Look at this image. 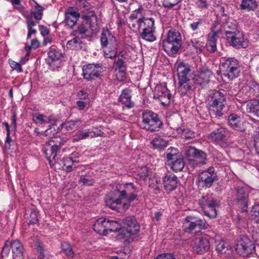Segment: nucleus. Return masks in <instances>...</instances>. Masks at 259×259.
Wrapping results in <instances>:
<instances>
[{
    "label": "nucleus",
    "instance_id": "35",
    "mask_svg": "<svg viewBox=\"0 0 259 259\" xmlns=\"http://www.w3.org/2000/svg\"><path fill=\"white\" fill-rule=\"evenodd\" d=\"M246 110L248 112L252 113L254 116L259 117V100L252 101L249 102L246 106Z\"/></svg>",
    "mask_w": 259,
    "mask_h": 259
},
{
    "label": "nucleus",
    "instance_id": "18",
    "mask_svg": "<svg viewBox=\"0 0 259 259\" xmlns=\"http://www.w3.org/2000/svg\"><path fill=\"white\" fill-rule=\"evenodd\" d=\"M80 17V14L73 7L68 8L65 12L64 22L68 28H72Z\"/></svg>",
    "mask_w": 259,
    "mask_h": 259
},
{
    "label": "nucleus",
    "instance_id": "25",
    "mask_svg": "<svg viewBox=\"0 0 259 259\" xmlns=\"http://www.w3.org/2000/svg\"><path fill=\"white\" fill-rule=\"evenodd\" d=\"M227 134L228 131L226 128L220 127L211 132L209 137L211 141L216 142L217 144H221L224 141Z\"/></svg>",
    "mask_w": 259,
    "mask_h": 259
},
{
    "label": "nucleus",
    "instance_id": "51",
    "mask_svg": "<svg viewBox=\"0 0 259 259\" xmlns=\"http://www.w3.org/2000/svg\"><path fill=\"white\" fill-rule=\"evenodd\" d=\"M251 213V217L254 221L256 223L259 222V204L252 206Z\"/></svg>",
    "mask_w": 259,
    "mask_h": 259
},
{
    "label": "nucleus",
    "instance_id": "64",
    "mask_svg": "<svg viewBox=\"0 0 259 259\" xmlns=\"http://www.w3.org/2000/svg\"><path fill=\"white\" fill-rule=\"evenodd\" d=\"M142 171L141 172H139V175L142 178H146L148 175V168L146 166L142 167L141 168Z\"/></svg>",
    "mask_w": 259,
    "mask_h": 259
},
{
    "label": "nucleus",
    "instance_id": "53",
    "mask_svg": "<svg viewBox=\"0 0 259 259\" xmlns=\"http://www.w3.org/2000/svg\"><path fill=\"white\" fill-rule=\"evenodd\" d=\"M229 245L224 241L220 242L217 246L216 249L220 253H225L228 249Z\"/></svg>",
    "mask_w": 259,
    "mask_h": 259
},
{
    "label": "nucleus",
    "instance_id": "42",
    "mask_svg": "<svg viewBox=\"0 0 259 259\" xmlns=\"http://www.w3.org/2000/svg\"><path fill=\"white\" fill-rule=\"evenodd\" d=\"M80 123L79 120H69L62 124V127L67 131H71L77 128Z\"/></svg>",
    "mask_w": 259,
    "mask_h": 259
},
{
    "label": "nucleus",
    "instance_id": "28",
    "mask_svg": "<svg viewBox=\"0 0 259 259\" xmlns=\"http://www.w3.org/2000/svg\"><path fill=\"white\" fill-rule=\"evenodd\" d=\"M46 148L44 150V153L47 157L49 164L51 167L55 166L56 163L55 161V157L57 156V152L59 147L57 145H53L51 147Z\"/></svg>",
    "mask_w": 259,
    "mask_h": 259
},
{
    "label": "nucleus",
    "instance_id": "19",
    "mask_svg": "<svg viewBox=\"0 0 259 259\" xmlns=\"http://www.w3.org/2000/svg\"><path fill=\"white\" fill-rule=\"evenodd\" d=\"M141 10L140 9L134 11L130 17L129 26L133 31L137 32L136 28L141 22H144L146 18H141Z\"/></svg>",
    "mask_w": 259,
    "mask_h": 259
},
{
    "label": "nucleus",
    "instance_id": "2",
    "mask_svg": "<svg viewBox=\"0 0 259 259\" xmlns=\"http://www.w3.org/2000/svg\"><path fill=\"white\" fill-rule=\"evenodd\" d=\"M100 41L102 47L104 48L105 57L110 59L115 57L117 54V41L108 29H103Z\"/></svg>",
    "mask_w": 259,
    "mask_h": 259
},
{
    "label": "nucleus",
    "instance_id": "30",
    "mask_svg": "<svg viewBox=\"0 0 259 259\" xmlns=\"http://www.w3.org/2000/svg\"><path fill=\"white\" fill-rule=\"evenodd\" d=\"M107 219L106 218L98 219L94 224V230L99 234L106 236V225Z\"/></svg>",
    "mask_w": 259,
    "mask_h": 259
},
{
    "label": "nucleus",
    "instance_id": "50",
    "mask_svg": "<svg viewBox=\"0 0 259 259\" xmlns=\"http://www.w3.org/2000/svg\"><path fill=\"white\" fill-rule=\"evenodd\" d=\"M239 31V30H238L236 24L232 23H230V22L227 23L226 25V29H225V34H226V37L228 36V33H231H231L232 32V33L233 32L236 33L237 32H238Z\"/></svg>",
    "mask_w": 259,
    "mask_h": 259
},
{
    "label": "nucleus",
    "instance_id": "58",
    "mask_svg": "<svg viewBox=\"0 0 259 259\" xmlns=\"http://www.w3.org/2000/svg\"><path fill=\"white\" fill-rule=\"evenodd\" d=\"M10 65L14 70H16L19 72L22 71L21 65L17 62L11 61L10 62Z\"/></svg>",
    "mask_w": 259,
    "mask_h": 259
},
{
    "label": "nucleus",
    "instance_id": "14",
    "mask_svg": "<svg viewBox=\"0 0 259 259\" xmlns=\"http://www.w3.org/2000/svg\"><path fill=\"white\" fill-rule=\"evenodd\" d=\"M102 65L99 64H89L82 67L83 78L89 81L99 77L102 72Z\"/></svg>",
    "mask_w": 259,
    "mask_h": 259
},
{
    "label": "nucleus",
    "instance_id": "33",
    "mask_svg": "<svg viewBox=\"0 0 259 259\" xmlns=\"http://www.w3.org/2000/svg\"><path fill=\"white\" fill-rule=\"evenodd\" d=\"M61 56L60 51L55 46H52L48 52V62L50 65L55 61H58Z\"/></svg>",
    "mask_w": 259,
    "mask_h": 259
},
{
    "label": "nucleus",
    "instance_id": "26",
    "mask_svg": "<svg viewBox=\"0 0 259 259\" xmlns=\"http://www.w3.org/2000/svg\"><path fill=\"white\" fill-rule=\"evenodd\" d=\"M164 188L168 191L175 190L177 187V177L172 174H168L163 178Z\"/></svg>",
    "mask_w": 259,
    "mask_h": 259
},
{
    "label": "nucleus",
    "instance_id": "60",
    "mask_svg": "<svg viewBox=\"0 0 259 259\" xmlns=\"http://www.w3.org/2000/svg\"><path fill=\"white\" fill-rule=\"evenodd\" d=\"M196 5L198 8L201 10L206 8L207 6L206 0H196Z\"/></svg>",
    "mask_w": 259,
    "mask_h": 259
},
{
    "label": "nucleus",
    "instance_id": "55",
    "mask_svg": "<svg viewBox=\"0 0 259 259\" xmlns=\"http://www.w3.org/2000/svg\"><path fill=\"white\" fill-rule=\"evenodd\" d=\"M96 16L94 13H92L91 16L88 15H83L82 16V19L85 21L87 24H89L90 27L93 26V24H92V21L94 20H96Z\"/></svg>",
    "mask_w": 259,
    "mask_h": 259
},
{
    "label": "nucleus",
    "instance_id": "21",
    "mask_svg": "<svg viewBox=\"0 0 259 259\" xmlns=\"http://www.w3.org/2000/svg\"><path fill=\"white\" fill-rule=\"evenodd\" d=\"M220 30H214L213 29L208 33L207 36L206 47L208 51L214 52L217 50V41L218 38V34L220 33Z\"/></svg>",
    "mask_w": 259,
    "mask_h": 259
},
{
    "label": "nucleus",
    "instance_id": "54",
    "mask_svg": "<svg viewBox=\"0 0 259 259\" xmlns=\"http://www.w3.org/2000/svg\"><path fill=\"white\" fill-rule=\"evenodd\" d=\"M182 0H162V5L165 8H171Z\"/></svg>",
    "mask_w": 259,
    "mask_h": 259
},
{
    "label": "nucleus",
    "instance_id": "39",
    "mask_svg": "<svg viewBox=\"0 0 259 259\" xmlns=\"http://www.w3.org/2000/svg\"><path fill=\"white\" fill-rule=\"evenodd\" d=\"M214 176L212 175H210L207 172H202L199 176V179L202 182H204L207 187L210 186L213 183L214 180Z\"/></svg>",
    "mask_w": 259,
    "mask_h": 259
},
{
    "label": "nucleus",
    "instance_id": "17",
    "mask_svg": "<svg viewBox=\"0 0 259 259\" xmlns=\"http://www.w3.org/2000/svg\"><path fill=\"white\" fill-rule=\"evenodd\" d=\"M211 75L212 73L209 69L203 68L194 75L192 79L196 84L202 85L208 83Z\"/></svg>",
    "mask_w": 259,
    "mask_h": 259
},
{
    "label": "nucleus",
    "instance_id": "10",
    "mask_svg": "<svg viewBox=\"0 0 259 259\" xmlns=\"http://www.w3.org/2000/svg\"><path fill=\"white\" fill-rule=\"evenodd\" d=\"M199 203L206 215L211 219L216 217L218 203L211 194L202 196Z\"/></svg>",
    "mask_w": 259,
    "mask_h": 259
},
{
    "label": "nucleus",
    "instance_id": "44",
    "mask_svg": "<svg viewBox=\"0 0 259 259\" xmlns=\"http://www.w3.org/2000/svg\"><path fill=\"white\" fill-rule=\"evenodd\" d=\"M34 9V11H32L31 14L36 20H41L42 19L44 8L39 5L37 3H35Z\"/></svg>",
    "mask_w": 259,
    "mask_h": 259
},
{
    "label": "nucleus",
    "instance_id": "61",
    "mask_svg": "<svg viewBox=\"0 0 259 259\" xmlns=\"http://www.w3.org/2000/svg\"><path fill=\"white\" fill-rule=\"evenodd\" d=\"M135 192H133L132 193H128L127 194V198L123 200V201L126 202V203H130V205H131V202L134 200L137 197V195L135 194Z\"/></svg>",
    "mask_w": 259,
    "mask_h": 259
},
{
    "label": "nucleus",
    "instance_id": "31",
    "mask_svg": "<svg viewBox=\"0 0 259 259\" xmlns=\"http://www.w3.org/2000/svg\"><path fill=\"white\" fill-rule=\"evenodd\" d=\"M119 101L128 108H131L133 106V103L131 101V90L125 89L122 90L119 97Z\"/></svg>",
    "mask_w": 259,
    "mask_h": 259
},
{
    "label": "nucleus",
    "instance_id": "34",
    "mask_svg": "<svg viewBox=\"0 0 259 259\" xmlns=\"http://www.w3.org/2000/svg\"><path fill=\"white\" fill-rule=\"evenodd\" d=\"M74 37L67 42V47L71 50H78L82 48L83 42L80 40V37L77 36Z\"/></svg>",
    "mask_w": 259,
    "mask_h": 259
},
{
    "label": "nucleus",
    "instance_id": "5",
    "mask_svg": "<svg viewBox=\"0 0 259 259\" xmlns=\"http://www.w3.org/2000/svg\"><path fill=\"white\" fill-rule=\"evenodd\" d=\"M141 127L151 132L158 131L162 125V122L158 115L152 111H147L142 114Z\"/></svg>",
    "mask_w": 259,
    "mask_h": 259
},
{
    "label": "nucleus",
    "instance_id": "47",
    "mask_svg": "<svg viewBox=\"0 0 259 259\" xmlns=\"http://www.w3.org/2000/svg\"><path fill=\"white\" fill-rule=\"evenodd\" d=\"M87 31V29L83 24L79 25L76 30H75L71 33L72 36H77L81 38L85 37V33Z\"/></svg>",
    "mask_w": 259,
    "mask_h": 259
},
{
    "label": "nucleus",
    "instance_id": "4",
    "mask_svg": "<svg viewBox=\"0 0 259 259\" xmlns=\"http://www.w3.org/2000/svg\"><path fill=\"white\" fill-rule=\"evenodd\" d=\"M210 111L217 117H221L223 115V110L225 107L226 98L222 92L213 90L210 94Z\"/></svg>",
    "mask_w": 259,
    "mask_h": 259
},
{
    "label": "nucleus",
    "instance_id": "23",
    "mask_svg": "<svg viewBox=\"0 0 259 259\" xmlns=\"http://www.w3.org/2000/svg\"><path fill=\"white\" fill-rule=\"evenodd\" d=\"M228 120L229 125L234 130L238 131L245 130L243 120L238 115L234 113L231 114L228 116Z\"/></svg>",
    "mask_w": 259,
    "mask_h": 259
},
{
    "label": "nucleus",
    "instance_id": "27",
    "mask_svg": "<svg viewBox=\"0 0 259 259\" xmlns=\"http://www.w3.org/2000/svg\"><path fill=\"white\" fill-rule=\"evenodd\" d=\"M103 135V133L101 131L96 133L93 131H88L86 132L79 131L73 138V141L78 142L80 140H84L89 137L93 138L96 137H101Z\"/></svg>",
    "mask_w": 259,
    "mask_h": 259
},
{
    "label": "nucleus",
    "instance_id": "59",
    "mask_svg": "<svg viewBox=\"0 0 259 259\" xmlns=\"http://www.w3.org/2000/svg\"><path fill=\"white\" fill-rule=\"evenodd\" d=\"M155 259H176L171 253H163L159 254Z\"/></svg>",
    "mask_w": 259,
    "mask_h": 259
},
{
    "label": "nucleus",
    "instance_id": "48",
    "mask_svg": "<svg viewBox=\"0 0 259 259\" xmlns=\"http://www.w3.org/2000/svg\"><path fill=\"white\" fill-rule=\"evenodd\" d=\"M181 156L178 152V150L174 147H170L167 150L166 158L167 161L171 159H175L176 158Z\"/></svg>",
    "mask_w": 259,
    "mask_h": 259
},
{
    "label": "nucleus",
    "instance_id": "62",
    "mask_svg": "<svg viewBox=\"0 0 259 259\" xmlns=\"http://www.w3.org/2000/svg\"><path fill=\"white\" fill-rule=\"evenodd\" d=\"M79 157V155L77 152H73L72 153L69 157L68 158H67L66 160H70L72 162H78V161H76L75 159L78 158Z\"/></svg>",
    "mask_w": 259,
    "mask_h": 259
},
{
    "label": "nucleus",
    "instance_id": "32",
    "mask_svg": "<svg viewBox=\"0 0 259 259\" xmlns=\"http://www.w3.org/2000/svg\"><path fill=\"white\" fill-rule=\"evenodd\" d=\"M171 168L175 171H180L184 167V161L182 156L168 161Z\"/></svg>",
    "mask_w": 259,
    "mask_h": 259
},
{
    "label": "nucleus",
    "instance_id": "12",
    "mask_svg": "<svg viewBox=\"0 0 259 259\" xmlns=\"http://www.w3.org/2000/svg\"><path fill=\"white\" fill-rule=\"evenodd\" d=\"M253 242L246 236H241L236 244V250L239 254L246 256L254 250Z\"/></svg>",
    "mask_w": 259,
    "mask_h": 259
},
{
    "label": "nucleus",
    "instance_id": "36",
    "mask_svg": "<svg viewBox=\"0 0 259 259\" xmlns=\"http://www.w3.org/2000/svg\"><path fill=\"white\" fill-rule=\"evenodd\" d=\"M257 6V3L255 0H242L240 8L250 11L254 10Z\"/></svg>",
    "mask_w": 259,
    "mask_h": 259
},
{
    "label": "nucleus",
    "instance_id": "13",
    "mask_svg": "<svg viewBox=\"0 0 259 259\" xmlns=\"http://www.w3.org/2000/svg\"><path fill=\"white\" fill-rule=\"evenodd\" d=\"M154 97L158 99L163 106L168 105L172 99L171 94L165 84H159L156 86Z\"/></svg>",
    "mask_w": 259,
    "mask_h": 259
},
{
    "label": "nucleus",
    "instance_id": "40",
    "mask_svg": "<svg viewBox=\"0 0 259 259\" xmlns=\"http://www.w3.org/2000/svg\"><path fill=\"white\" fill-rule=\"evenodd\" d=\"M106 225V235L110 232H116L121 230V225L115 221H111L107 219Z\"/></svg>",
    "mask_w": 259,
    "mask_h": 259
},
{
    "label": "nucleus",
    "instance_id": "29",
    "mask_svg": "<svg viewBox=\"0 0 259 259\" xmlns=\"http://www.w3.org/2000/svg\"><path fill=\"white\" fill-rule=\"evenodd\" d=\"M190 71L189 66L184 63L181 62L179 64L177 67V74L179 80H187L188 74Z\"/></svg>",
    "mask_w": 259,
    "mask_h": 259
},
{
    "label": "nucleus",
    "instance_id": "22",
    "mask_svg": "<svg viewBox=\"0 0 259 259\" xmlns=\"http://www.w3.org/2000/svg\"><path fill=\"white\" fill-rule=\"evenodd\" d=\"M235 205L242 212H246L247 211L248 197L247 195L244 193L243 190L242 189L238 190L237 192Z\"/></svg>",
    "mask_w": 259,
    "mask_h": 259
},
{
    "label": "nucleus",
    "instance_id": "8",
    "mask_svg": "<svg viewBox=\"0 0 259 259\" xmlns=\"http://www.w3.org/2000/svg\"><path fill=\"white\" fill-rule=\"evenodd\" d=\"M136 28L137 31L141 32V36L143 39L149 42L156 39L153 18L145 19L144 22H141Z\"/></svg>",
    "mask_w": 259,
    "mask_h": 259
},
{
    "label": "nucleus",
    "instance_id": "57",
    "mask_svg": "<svg viewBox=\"0 0 259 259\" xmlns=\"http://www.w3.org/2000/svg\"><path fill=\"white\" fill-rule=\"evenodd\" d=\"M116 69H118L122 71H124L125 69V64L124 61L121 59H119L115 62Z\"/></svg>",
    "mask_w": 259,
    "mask_h": 259
},
{
    "label": "nucleus",
    "instance_id": "24",
    "mask_svg": "<svg viewBox=\"0 0 259 259\" xmlns=\"http://www.w3.org/2000/svg\"><path fill=\"white\" fill-rule=\"evenodd\" d=\"M186 155L189 158H195L200 159L199 163L201 165L205 164L204 160L206 158V154L201 150L197 149L193 147H189L186 152Z\"/></svg>",
    "mask_w": 259,
    "mask_h": 259
},
{
    "label": "nucleus",
    "instance_id": "46",
    "mask_svg": "<svg viewBox=\"0 0 259 259\" xmlns=\"http://www.w3.org/2000/svg\"><path fill=\"white\" fill-rule=\"evenodd\" d=\"M61 248L63 252L68 257H73L74 252L70 244L67 242H64L61 244Z\"/></svg>",
    "mask_w": 259,
    "mask_h": 259
},
{
    "label": "nucleus",
    "instance_id": "6",
    "mask_svg": "<svg viewBox=\"0 0 259 259\" xmlns=\"http://www.w3.org/2000/svg\"><path fill=\"white\" fill-rule=\"evenodd\" d=\"M10 248L12 249L14 259H23L24 251L23 245L18 240H7L3 247L2 257L7 256L10 253Z\"/></svg>",
    "mask_w": 259,
    "mask_h": 259
},
{
    "label": "nucleus",
    "instance_id": "7",
    "mask_svg": "<svg viewBox=\"0 0 259 259\" xmlns=\"http://www.w3.org/2000/svg\"><path fill=\"white\" fill-rule=\"evenodd\" d=\"M221 69L223 75L229 80L237 77L240 72L238 62L234 58H228L222 62Z\"/></svg>",
    "mask_w": 259,
    "mask_h": 259
},
{
    "label": "nucleus",
    "instance_id": "16",
    "mask_svg": "<svg viewBox=\"0 0 259 259\" xmlns=\"http://www.w3.org/2000/svg\"><path fill=\"white\" fill-rule=\"evenodd\" d=\"M192 248L196 253L202 254L207 251L210 248V243L207 238L200 237L193 240Z\"/></svg>",
    "mask_w": 259,
    "mask_h": 259
},
{
    "label": "nucleus",
    "instance_id": "56",
    "mask_svg": "<svg viewBox=\"0 0 259 259\" xmlns=\"http://www.w3.org/2000/svg\"><path fill=\"white\" fill-rule=\"evenodd\" d=\"M203 19H198L197 21L191 23L190 27L193 31H195L203 24Z\"/></svg>",
    "mask_w": 259,
    "mask_h": 259
},
{
    "label": "nucleus",
    "instance_id": "41",
    "mask_svg": "<svg viewBox=\"0 0 259 259\" xmlns=\"http://www.w3.org/2000/svg\"><path fill=\"white\" fill-rule=\"evenodd\" d=\"M36 250L39 259H51L52 257L49 255L41 243H36Z\"/></svg>",
    "mask_w": 259,
    "mask_h": 259
},
{
    "label": "nucleus",
    "instance_id": "38",
    "mask_svg": "<svg viewBox=\"0 0 259 259\" xmlns=\"http://www.w3.org/2000/svg\"><path fill=\"white\" fill-rule=\"evenodd\" d=\"M153 147L155 149L161 150L163 149L167 145V142L160 136L155 137L151 142Z\"/></svg>",
    "mask_w": 259,
    "mask_h": 259
},
{
    "label": "nucleus",
    "instance_id": "3",
    "mask_svg": "<svg viewBox=\"0 0 259 259\" xmlns=\"http://www.w3.org/2000/svg\"><path fill=\"white\" fill-rule=\"evenodd\" d=\"M181 35L176 30L170 29L167 32L166 37L162 41L164 50L169 55L176 54L181 47Z\"/></svg>",
    "mask_w": 259,
    "mask_h": 259
},
{
    "label": "nucleus",
    "instance_id": "45",
    "mask_svg": "<svg viewBox=\"0 0 259 259\" xmlns=\"http://www.w3.org/2000/svg\"><path fill=\"white\" fill-rule=\"evenodd\" d=\"M76 5L83 12L90 10L92 8L91 4L86 0H77L76 2Z\"/></svg>",
    "mask_w": 259,
    "mask_h": 259
},
{
    "label": "nucleus",
    "instance_id": "1",
    "mask_svg": "<svg viewBox=\"0 0 259 259\" xmlns=\"http://www.w3.org/2000/svg\"><path fill=\"white\" fill-rule=\"evenodd\" d=\"M123 190L117 192V194L115 196H118V198L108 196L105 200L107 206L119 212H123L130 206V203L123 201L127 198V194L137 191V188L133 183H126L123 185Z\"/></svg>",
    "mask_w": 259,
    "mask_h": 259
},
{
    "label": "nucleus",
    "instance_id": "52",
    "mask_svg": "<svg viewBox=\"0 0 259 259\" xmlns=\"http://www.w3.org/2000/svg\"><path fill=\"white\" fill-rule=\"evenodd\" d=\"M39 46V42L37 39L34 38L32 39L30 46H27L25 47V50L27 52L26 56H29L30 51L31 49H36L38 48Z\"/></svg>",
    "mask_w": 259,
    "mask_h": 259
},
{
    "label": "nucleus",
    "instance_id": "49",
    "mask_svg": "<svg viewBox=\"0 0 259 259\" xmlns=\"http://www.w3.org/2000/svg\"><path fill=\"white\" fill-rule=\"evenodd\" d=\"M178 133L181 134L183 138L186 139L192 138L194 137V133L189 129H183L181 127L177 130Z\"/></svg>",
    "mask_w": 259,
    "mask_h": 259
},
{
    "label": "nucleus",
    "instance_id": "9",
    "mask_svg": "<svg viewBox=\"0 0 259 259\" xmlns=\"http://www.w3.org/2000/svg\"><path fill=\"white\" fill-rule=\"evenodd\" d=\"M123 227L121 229V234L126 241L130 242L132 236L137 235L140 230V226L133 216L126 218L123 222Z\"/></svg>",
    "mask_w": 259,
    "mask_h": 259
},
{
    "label": "nucleus",
    "instance_id": "43",
    "mask_svg": "<svg viewBox=\"0 0 259 259\" xmlns=\"http://www.w3.org/2000/svg\"><path fill=\"white\" fill-rule=\"evenodd\" d=\"M188 45H192L196 49L197 53H200L204 49V42L199 39H194V40H191L188 42Z\"/></svg>",
    "mask_w": 259,
    "mask_h": 259
},
{
    "label": "nucleus",
    "instance_id": "20",
    "mask_svg": "<svg viewBox=\"0 0 259 259\" xmlns=\"http://www.w3.org/2000/svg\"><path fill=\"white\" fill-rule=\"evenodd\" d=\"M32 120L36 124L44 125L47 123H50L49 128H51V125L55 123V119L52 115L47 116L40 113H35L32 115Z\"/></svg>",
    "mask_w": 259,
    "mask_h": 259
},
{
    "label": "nucleus",
    "instance_id": "15",
    "mask_svg": "<svg viewBox=\"0 0 259 259\" xmlns=\"http://www.w3.org/2000/svg\"><path fill=\"white\" fill-rule=\"evenodd\" d=\"M206 228V222L204 220L196 219L192 216L186 217L183 223V228L186 232H191L197 228L199 230H202Z\"/></svg>",
    "mask_w": 259,
    "mask_h": 259
},
{
    "label": "nucleus",
    "instance_id": "11",
    "mask_svg": "<svg viewBox=\"0 0 259 259\" xmlns=\"http://www.w3.org/2000/svg\"><path fill=\"white\" fill-rule=\"evenodd\" d=\"M228 36L226 37L229 45L236 49L246 48L248 46V41L243 33L238 32L228 33Z\"/></svg>",
    "mask_w": 259,
    "mask_h": 259
},
{
    "label": "nucleus",
    "instance_id": "37",
    "mask_svg": "<svg viewBox=\"0 0 259 259\" xmlns=\"http://www.w3.org/2000/svg\"><path fill=\"white\" fill-rule=\"evenodd\" d=\"M190 80H179L178 92L182 96L186 95L191 89Z\"/></svg>",
    "mask_w": 259,
    "mask_h": 259
},
{
    "label": "nucleus",
    "instance_id": "63",
    "mask_svg": "<svg viewBox=\"0 0 259 259\" xmlns=\"http://www.w3.org/2000/svg\"><path fill=\"white\" fill-rule=\"evenodd\" d=\"M31 220L29 221V224H34L37 222V215L36 212H32L30 214Z\"/></svg>",
    "mask_w": 259,
    "mask_h": 259
}]
</instances>
